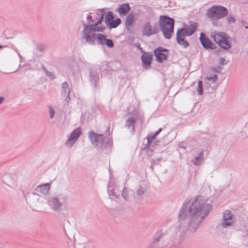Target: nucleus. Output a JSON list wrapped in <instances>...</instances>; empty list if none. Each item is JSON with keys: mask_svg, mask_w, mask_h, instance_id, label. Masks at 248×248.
Returning a JSON list of instances; mask_svg holds the SVG:
<instances>
[{"mask_svg": "<svg viewBox=\"0 0 248 248\" xmlns=\"http://www.w3.org/2000/svg\"><path fill=\"white\" fill-rule=\"evenodd\" d=\"M212 209L206 199L199 196L190 199L181 208L178 218L182 231L194 233L208 215Z\"/></svg>", "mask_w": 248, "mask_h": 248, "instance_id": "obj_1", "label": "nucleus"}, {"mask_svg": "<svg viewBox=\"0 0 248 248\" xmlns=\"http://www.w3.org/2000/svg\"><path fill=\"white\" fill-rule=\"evenodd\" d=\"M228 14L227 9L221 5H215L206 12V16L210 18L213 25L217 26V20L226 17Z\"/></svg>", "mask_w": 248, "mask_h": 248, "instance_id": "obj_2", "label": "nucleus"}, {"mask_svg": "<svg viewBox=\"0 0 248 248\" xmlns=\"http://www.w3.org/2000/svg\"><path fill=\"white\" fill-rule=\"evenodd\" d=\"M174 20L167 16H161L159 19V25L164 37L170 39L173 33Z\"/></svg>", "mask_w": 248, "mask_h": 248, "instance_id": "obj_3", "label": "nucleus"}, {"mask_svg": "<svg viewBox=\"0 0 248 248\" xmlns=\"http://www.w3.org/2000/svg\"><path fill=\"white\" fill-rule=\"evenodd\" d=\"M211 38L223 49L228 50L232 46V38L225 32H213L211 34Z\"/></svg>", "mask_w": 248, "mask_h": 248, "instance_id": "obj_4", "label": "nucleus"}, {"mask_svg": "<svg viewBox=\"0 0 248 248\" xmlns=\"http://www.w3.org/2000/svg\"><path fill=\"white\" fill-rule=\"evenodd\" d=\"M50 185L48 183L40 185L35 187L32 193L31 201L35 206H39L42 203L43 198L41 195L47 194L50 189Z\"/></svg>", "mask_w": 248, "mask_h": 248, "instance_id": "obj_5", "label": "nucleus"}, {"mask_svg": "<svg viewBox=\"0 0 248 248\" xmlns=\"http://www.w3.org/2000/svg\"><path fill=\"white\" fill-rule=\"evenodd\" d=\"M83 28L81 31V37L86 43L95 45L98 33L96 29L89 24L83 23Z\"/></svg>", "mask_w": 248, "mask_h": 248, "instance_id": "obj_6", "label": "nucleus"}, {"mask_svg": "<svg viewBox=\"0 0 248 248\" xmlns=\"http://www.w3.org/2000/svg\"><path fill=\"white\" fill-rule=\"evenodd\" d=\"M89 137L93 145L98 148L110 147L112 144L111 140H106L103 135L97 134L93 131L89 132Z\"/></svg>", "mask_w": 248, "mask_h": 248, "instance_id": "obj_7", "label": "nucleus"}, {"mask_svg": "<svg viewBox=\"0 0 248 248\" xmlns=\"http://www.w3.org/2000/svg\"><path fill=\"white\" fill-rule=\"evenodd\" d=\"M96 15L97 16V17H96V18L94 19V23L89 25L93 26V27L95 29L97 32H103L105 30L106 28L104 26L101 25L102 23L104 16V10L102 9L99 12H97L96 13Z\"/></svg>", "mask_w": 248, "mask_h": 248, "instance_id": "obj_8", "label": "nucleus"}, {"mask_svg": "<svg viewBox=\"0 0 248 248\" xmlns=\"http://www.w3.org/2000/svg\"><path fill=\"white\" fill-rule=\"evenodd\" d=\"M114 19L113 14L111 11L108 12L105 16L104 21L106 25L110 29L116 28L121 23V20L119 18L115 20V22L110 23V20Z\"/></svg>", "mask_w": 248, "mask_h": 248, "instance_id": "obj_9", "label": "nucleus"}, {"mask_svg": "<svg viewBox=\"0 0 248 248\" xmlns=\"http://www.w3.org/2000/svg\"><path fill=\"white\" fill-rule=\"evenodd\" d=\"M158 32V28L156 24L152 26L149 22H146L142 27V33L143 35L149 36L156 34Z\"/></svg>", "mask_w": 248, "mask_h": 248, "instance_id": "obj_10", "label": "nucleus"}, {"mask_svg": "<svg viewBox=\"0 0 248 248\" xmlns=\"http://www.w3.org/2000/svg\"><path fill=\"white\" fill-rule=\"evenodd\" d=\"M235 222L232 213L230 211L226 210L223 212V218L221 220V225L226 228L232 226Z\"/></svg>", "mask_w": 248, "mask_h": 248, "instance_id": "obj_11", "label": "nucleus"}, {"mask_svg": "<svg viewBox=\"0 0 248 248\" xmlns=\"http://www.w3.org/2000/svg\"><path fill=\"white\" fill-rule=\"evenodd\" d=\"M81 132V129L80 127L75 129L71 134L67 140L65 142L66 146L71 147L79 138Z\"/></svg>", "mask_w": 248, "mask_h": 248, "instance_id": "obj_12", "label": "nucleus"}, {"mask_svg": "<svg viewBox=\"0 0 248 248\" xmlns=\"http://www.w3.org/2000/svg\"><path fill=\"white\" fill-rule=\"evenodd\" d=\"M96 43L102 46L106 45L110 48H112L114 46L113 42L111 39H107L105 35L101 33H98Z\"/></svg>", "mask_w": 248, "mask_h": 248, "instance_id": "obj_13", "label": "nucleus"}, {"mask_svg": "<svg viewBox=\"0 0 248 248\" xmlns=\"http://www.w3.org/2000/svg\"><path fill=\"white\" fill-rule=\"evenodd\" d=\"M156 60L160 63L166 60L168 56V51L167 49L158 48L154 51Z\"/></svg>", "mask_w": 248, "mask_h": 248, "instance_id": "obj_14", "label": "nucleus"}, {"mask_svg": "<svg viewBox=\"0 0 248 248\" xmlns=\"http://www.w3.org/2000/svg\"><path fill=\"white\" fill-rule=\"evenodd\" d=\"M197 28V23L194 22H190V25L183 27L181 29H178L177 31H180L184 35L189 36L191 35Z\"/></svg>", "mask_w": 248, "mask_h": 248, "instance_id": "obj_15", "label": "nucleus"}, {"mask_svg": "<svg viewBox=\"0 0 248 248\" xmlns=\"http://www.w3.org/2000/svg\"><path fill=\"white\" fill-rule=\"evenodd\" d=\"M146 190V184L144 181H140L136 184L134 187V191L136 194V198H139L143 194Z\"/></svg>", "mask_w": 248, "mask_h": 248, "instance_id": "obj_16", "label": "nucleus"}, {"mask_svg": "<svg viewBox=\"0 0 248 248\" xmlns=\"http://www.w3.org/2000/svg\"><path fill=\"white\" fill-rule=\"evenodd\" d=\"M48 203L49 206L54 211H60L62 208V203L56 198H49L48 200Z\"/></svg>", "mask_w": 248, "mask_h": 248, "instance_id": "obj_17", "label": "nucleus"}, {"mask_svg": "<svg viewBox=\"0 0 248 248\" xmlns=\"http://www.w3.org/2000/svg\"><path fill=\"white\" fill-rule=\"evenodd\" d=\"M200 42L202 46L206 49H213L215 48V45L207 38L204 36L203 33H201V36L200 37Z\"/></svg>", "mask_w": 248, "mask_h": 248, "instance_id": "obj_18", "label": "nucleus"}, {"mask_svg": "<svg viewBox=\"0 0 248 248\" xmlns=\"http://www.w3.org/2000/svg\"><path fill=\"white\" fill-rule=\"evenodd\" d=\"M153 55L151 53L144 52L141 56V60L143 66L146 69H148L151 67V61L152 60Z\"/></svg>", "mask_w": 248, "mask_h": 248, "instance_id": "obj_19", "label": "nucleus"}, {"mask_svg": "<svg viewBox=\"0 0 248 248\" xmlns=\"http://www.w3.org/2000/svg\"><path fill=\"white\" fill-rule=\"evenodd\" d=\"M186 36L180 31H177L176 32V41L177 43L184 48H187L189 46L188 42L185 39Z\"/></svg>", "mask_w": 248, "mask_h": 248, "instance_id": "obj_20", "label": "nucleus"}, {"mask_svg": "<svg viewBox=\"0 0 248 248\" xmlns=\"http://www.w3.org/2000/svg\"><path fill=\"white\" fill-rule=\"evenodd\" d=\"M130 10V7L128 3H122L119 6L116 11L121 16H125Z\"/></svg>", "mask_w": 248, "mask_h": 248, "instance_id": "obj_21", "label": "nucleus"}, {"mask_svg": "<svg viewBox=\"0 0 248 248\" xmlns=\"http://www.w3.org/2000/svg\"><path fill=\"white\" fill-rule=\"evenodd\" d=\"M134 16V14L132 13L127 16L125 22V26L127 29L130 28L133 25L135 21Z\"/></svg>", "mask_w": 248, "mask_h": 248, "instance_id": "obj_22", "label": "nucleus"}, {"mask_svg": "<svg viewBox=\"0 0 248 248\" xmlns=\"http://www.w3.org/2000/svg\"><path fill=\"white\" fill-rule=\"evenodd\" d=\"M203 160V151H202L199 153L198 155L192 160V162L195 166L200 165Z\"/></svg>", "mask_w": 248, "mask_h": 248, "instance_id": "obj_23", "label": "nucleus"}, {"mask_svg": "<svg viewBox=\"0 0 248 248\" xmlns=\"http://www.w3.org/2000/svg\"><path fill=\"white\" fill-rule=\"evenodd\" d=\"M122 196L124 201H128L129 200L130 195L129 190L126 187H124L122 191Z\"/></svg>", "mask_w": 248, "mask_h": 248, "instance_id": "obj_24", "label": "nucleus"}, {"mask_svg": "<svg viewBox=\"0 0 248 248\" xmlns=\"http://www.w3.org/2000/svg\"><path fill=\"white\" fill-rule=\"evenodd\" d=\"M62 93L70 94L71 92V88L69 87L68 84L67 82H64L62 84Z\"/></svg>", "mask_w": 248, "mask_h": 248, "instance_id": "obj_25", "label": "nucleus"}, {"mask_svg": "<svg viewBox=\"0 0 248 248\" xmlns=\"http://www.w3.org/2000/svg\"><path fill=\"white\" fill-rule=\"evenodd\" d=\"M135 122V119L132 117H130L126 120L125 125L129 128L132 127V129L134 130Z\"/></svg>", "mask_w": 248, "mask_h": 248, "instance_id": "obj_26", "label": "nucleus"}, {"mask_svg": "<svg viewBox=\"0 0 248 248\" xmlns=\"http://www.w3.org/2000/svg\"><path fill=\"white\" fill-rule=\"evenodd\" d=\"M99 79L98 75L97 74H93V72L91 73V81L93 82V84L95 87L96 86V82Z\"/></svg>", "mask_w": 248, "mask_h": 248, "instance_id": "obj_27", "label": "nucleus"}, {"mask_svg": "<svg viewBox=\"0 0 248 248\" xmlns=\"http://www.w3.org/2000/svg\"><path fill=\"white\" fill-rule=\"evenodd\" d=\"M197 91L199 95L202 94V82L201 80L199 81Z\"/></svg>", "mask_w": 248, "mask_h": 248, "instance_id": "obj_28", "label": "nucleus"}, {"mask_svg": "<svg viewBox=\"0 0 248 248\" xmlns=\"http://www.w3.org/2000/svg\"><path fill=\"white\" fill-rule=\"evenodd\" d=\"M217 76L216 75H211L206 78L205 80L211 81L213 83H215L217 80Z\"/></svg>", "mask_w": 248, "mask_h": 248, "instance_id": "obj_29", "label": "nucleus"}, {"mask_svg": "<svg viewBox=\"0 0 248 248\" xmlns=\"http://www.w3.org/2000/svg\"><path fill=\"white\" fill-rule=\"evenodd\" d=\"M109 196L111 198L117 199L118 197V194L114 190H111L109 192Z\"/></svg>", "mask_w": 248, "mask_h": 248, "instance_id": "obj_30", "label": "nucleus"}, {"mask_svg": "<svg viewBox=\"0 0 248 248\" xmlns=\"http://www.w3.org/2000/svg\"><path fill=\"white\" fill-rule=\"evenodd\" d=\"M227 20L229 24L234 23L235 22V19L232 15H229L227 17Z\"/></svg>", "mask_w": 248, "mask_h": 248, "instance_id": "obj_31", "label": "nucleus"}, {"mask_svg": "<svg viewBox=\"0 0 248 248\" xmlns=\"http://www.w3.org/2000/svg\"><path fill=\"white\" fill-rule=\"evenodd\" d=\"M49 113L50 115V118L52 119L55 115V112L53 108L51 107L49 108Z\"/></svg>", "mask_w": 248, "mask_h": 248, "instance_id": "obj_32", "label": "nucleus"}, {"mask_svg": "<svg viewBox=\"0 0 248 248\" xmlns=\"http://www.w3.org/2000/svg\"><path fill=\"white\" fill-rule=\"evenodd\" d=\"M222 69V67L220 66L217 67H213L211 68V69L215 72L219 73Z\"/></svg>", "mask_w": 248, "mask_h": 248, "instance_id": "obj_33", "label": "nucleus"}, {"mask_svg": "<svg viewBox=\"0 0 248 248\" xmlns=\"http://www.w3.org/2000/svg\"><path fill=\"white\" fill-rule=\"evenodd\" d=\"M44 70L45 71V72L48 77H50L51 79L55 78V76H54V75L52 73H51L50 72H48L46 69H44Z\"/></svg>", "mask_w": 248, "mask_h": 248, "instance_id": "obj_34", "label": "nucleus"}, {"mask_svg": "<svg viewBox=\"0 0 248 248\" xmlns=\"http://www.w3.org/2000/svg\"><path fill=\"white\" fill-rule=\"evenodd\" d=\"M225 62V60L224 59V58L221 57L219 59V63L221 65H224V64H226L227 63V62Z\"/></svg>", "mask_w": 248, "mask_h": 248, "instance_id": "obj_35", "label": "nucleus"}, {"mask_svg": "<svg viewBox=\"0 0 248 248\" xmlns=\"http://www.w3.org/2000/svg\"><path fill=\"white\" fill-rule=\"evenodd\" d=\"M161 131H162V129H161V128H159V129H158V131H157L156 132V133H155L154 135H153L152 136H151V138H152V139H155V138L156 137V136L157 135H158V134L161 132Z\"/></svg>", "mask_w": 248, "mask_h": 248, "instance_id": "obj_36", "label": "nucleus"}, {"mask_svg": "<svg viewBox=\"0 0 248 248\" xmlns=\"http://www.w3.org/2000/svg\"><path fill=\"white\" fill-rule=\"evenodd\" d=\"M92 18H93L92 16L90 15H89L87 17V19L88 20H89L90 21H91L92 23H94L95 22V20L94 19L93 20Z\"/></svg>", "mask_w": 248, "mask_h": 248, "instance_id": "obj_37", "label": "nucleus"}, {"mask_svg": "<svg viewBox=\"0 0 248 248\" xmlns=\"http://www.w3.org/2000/svg\"><path fill=\"white\" fill-rule=\"evenodd\" d=\"M66 94H67L66 95V97L65 99V101L67 103H69L70 100V97L69 96V94L68 93H66Z\"/></svg>", "mask_w": 248, "mask_h": 248, "instance_id": "obj_38", "label": "nucleus"}, {"mask_svg": "<svg viewBox=\"0 0 248 248\" xmlns=\"http://www.w3.org/2000/svg\"><path fill=\"white\" fill-rule=\"evenodd\" d=\"M4 100V98L3 97H0V105L3 102Z\"/></svg>", "mask_w": 248, "mask_h": 248, "instance_id": "obj_39", "label": "nucleus"}, {"mask_svg": "<svg viewBox=\"0 0 248 248\" xmlns=\"http://www.w3.org/2000/svg\"><path fill=\"white\" fill-rule=\"evenodd\" d=\"M113 22H115V20L114 19H112V20H110V23H112Z\"/></svg>", "mask_w": 248, "mask_h": 248, "instance_id": "obj_40", "label": "nucleus"}, {"mask_svg": "<svg viewBox=\"0 0 248 248\" xmlns=\"http://www.w3.org/2000/svg\"><path fill=\"white\" fill-rule=\"evenodd\" d=\"M246 127L248 129V124H247Z\"/></svg>", "mask_w": 248, "mask_h": 248, "instance_id": "obj_41", "label": "nucleus"}, {"mask_svg": "<svg viewBox=\"0 0 248 248\" xmlns=\"http://www.w3.org/2000/svg\"><path fill=\"white\" fill-rule=\"evenodd\" d=\"M6 248L1 247V248Z\"/></svg>", "mask_w": 248, "mask_h": 248, "instance_id": "obj_42", "label": "nucleus"}, {"mask_svg": "<svg viewBox=\"0 0 248 248\" xmlns=\"http://www.w3.org/2000/svg\"><path fill=\"white\" fill-rule=\"evenodd\" d=\"M1 47V46H0V48Z\"/></svg>", "mask_w": 248, "mask_h": 248, "instance_id": "obj_43", "label": "nucleus"}]
</instances>
